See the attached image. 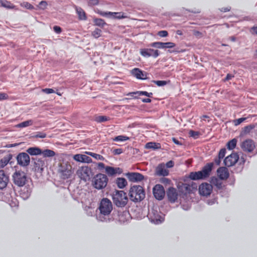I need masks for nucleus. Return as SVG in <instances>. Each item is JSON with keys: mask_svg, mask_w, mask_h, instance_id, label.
<instances>
[{"mask_svg": "<svg viewBox=\"0 0 257 257\" xmlns=\"http://www.w3.org/2000/svg\"><path fill=\"white\" fill-rule=\"evenodd\" d=\"M128 196L131 201L134 202H140L145 198V192L141 186L134 185L129 190Z\"/></svg>", "mask_w": 257, "mask_h": 257, "instance_id": "1", "label": "nucleus"}, {"mask_svg": "<svg viewBox=\"0 0 257 257\" xmlns=\"http://www.w3.org/2000/svg\"><path fill=\"white\" fill-rule=\"evenodd\" d=\"M213 165L212 163H208L203 168L201 171L191 172L189 178L193 180L205 179L210 175Z\"/></svg>", "mask_w": 257, "mask_h": 257, "instance_id": "2", "label": "nucleus"}, {"mask_svg": "<svg viewBox=\"0 0 257 257\" xmlns=\"http://www.w3.org/2000/svg\"><path fill=\"white\" fill-rule=\"evenodd\" d=\"M113 203L118 207H123L127 203L128 198L123 191L115 190L112 194Z\"/></svg>", "mask_w": 257, "mask_h": 257, "instance_id": "3", "label": "nucleus"}, {"mask_svg": "<svg viewBox=\"0 0 257 257\" xmlns=\"http://www.w3.org/2000/svg\"><path fill=\"white\" fill-rule=\"evenodd\" d=\"M14 184L18 187L24 186L27 181L26 173L21 170H16L12 175Z\"/></svg>", "mask_w": 257, "mask_h": 257, "instance_id": "4", "label": "nucleus"}, {"mask_svg": "<svg viewBox=\"0 0 257 257\" xmlns=\"http://www.w3.org/2000/svg\"><path fill=\"white\" fill-rule=\"evenodd\" d=\"M92 182L95 188L98 190L102 189L106 186L108 178L105 175L99 173L94 177Z\"/></svg>", "mask_w": 257, "mask_h": 257, "instance_id": "5", "label": "nucleus"}, {"mask_svg": "<svg viewBox=\"0 0 257 257\" xmlns=\"http://www.w3.org/2000/svg\"><path fill=\"white\" fill-rule=\"evenodd\" d=\"M99 209L100 215H109L112 210V204L110 200L106 198H103L100 201Z\"/></svg>", "mask_w": 257, "mask_h": 257, "instance_id": "6", "label": "nucleus"}, {"mask_svg": "<svg viewBox=\"0 0 257 257\" xmlns=\"http://www.w3.org/2000/svg\"><path fill=\"white\" fill-rule=\"evenodd\" d=\"M58 171L61 174V178L63 179L70 178L73 173L71 165L68 163H63L61 164Z\"/></svg>", "mask_w": 257, "mask_h": 257, "instance_id": "7", "label": "nucleus"}, {"mask_svg": "<svg viewBox=\"0 0 257 257\" xmlns=\"http://www.w3.org/2000/svg\"><path fill=\"white\" fill-rule=\"evenodd\" d=\"M46 160L43 158L36 157L32 158L33 170L37 173H42L46 167Z\"/></svg>", "mask_w": 257, "mask_h": 257, "instance_id": "8", "label": "nucleus"}, {"mask_svg": "<svg viewBox=\"0 0 257 257\" xmlns=\"http://www.w3.org/2000/svg\"><path fill=\"white\" fill-rule=\"evenodd\" d=\"M92 171L90 168L87 166L82 167L78 169L76 174L78 176L85 181H88L90 178Z\"/></svg>", "mask_w": 257, "mask_h": 257, "instance_id": "9", "label": "nucleus"}, {"mask_svg": "<svg viewBox=\"0 0 257 257\" xmlns=\"http://www.w3.org/2000/svg\"><path fill=\"white\" fill-rule=\"evenodd\" d=\"M212 186L207 183L201 184L199 187V192L200 194L204 196H209L212 191Z\"/></svg>", "mask_w": 257, "mask_h": 257, "instance_id": "10", "label": "nucleus"}, {"mask_svg": "<svg viewBox=\"0 0 257 257\" xmlns=\"http://www.w3.org/2000/svg\"><path fill=\"white\" fill-rule=\"evenodd\" d=\"M149 216L150 221L155 224L161 223L164 220V218L160 215L159 212L153 209L149 212Z\"/></svg>", "mask_w": 257, "mask_h": 257, "instance_id": "11", "label": "nucleus"}, {"mask_svg": "<svg viewBox=\"0 0 257 257\" xmlns=\"http://www.w3.org/2000/svg\"><path fill=\"white\" fill-rule=\"evenodd\" d=\"M153 191L154 197L159 200L163 199L165 194L164 187L160 184L156 185L153 188Z\"/></svg>", "mask_w": 257, "mask_h": 257, "instance_id": "12", "label": "nucleus"}, {"mask_svg": "<svg viewBox=\"0 0 257 257\" xmlns=\"http://www.w3.org/2000/svg\"><path fill=\"white\" fill-rule=\"evenodd\" d=\"M17 159L18 164L22 166L26 167L30 164V159L27 153H22L19 154Z\"/></svg>", "mask_w": 257, "mask_h": 257, "instance_id": "13", "label": "nucleus"}, {"mask_svg": "<svg viewBox=\"0 0 257 257\" xmlns=\"http://www.w3.org/2000/svg\"><path fill=\"white\" fill-rule=\"evenodd\" d=\"M197 188V184L193 182L191 183H182L180 186V188L182 192L185 193H189L193 190H196Z\"/></svg>", "mask_w": 257, "mask_h": 257, "instance_id": "14", "label": "nucleus"}, {"mask_svg": "<svg viewBox=\"0 0 257 257\" xmlns=\"http://www.w3.org/2000/svg\"><path fill=\"white\" fill-rule=\"evenodd\" d=\"M238 159L239 157L236 154H231L225 158L224 164L228 167L232 166L237 162Z\"/></svg>", "mask_w": 257, "mask_h": 257, "instance_id": "15", "label": "nucleus"}, {"mask_svg": "<svg viewBox=\"0 0 257 257\" xmlns=\"http://www.w3.org/2000/svg\"><path fill=\"white\" fill-rule=\"evenodd\" d=\"M241 147L244 151L251 152L255 148V144L252 140L248 139L242 143Z\"/></svg>", "mask_w": 257, "mask_h": 257, "instance_id": "16", "label": "nucleus"}, {"mask_svg": "<svg viewBox=\"0 0 257 257\" xmlns=\"http://www.w3.org/2000/svg\"><path fill=\"white\" fill-rule=\"evenodd\" d=\"M140 53L143 56L146 57L153 56L156 58L159 55V51L153 49H142Z\"/></svg>", "mask_w": 257, "mask_h": 257, "instance_id": "17", "label": "nucleus"}, {"mask_svg": "<svg viewBox=\"0 0 257 257\" xmlns=\"http://www.w3.org/2000/svg\"><path fill=\"white\" fill-rule=\"evenodd\" d=\"M169 172V170L167 169L164 163L159 164L155 169V175L159 176H168Z\"/></svg>", "mask_w": 257, "mask_h": 257, "instance_id": "18", "label": "nucleus"}, {"mask_svg": "<svg viewBox=\"0 0 257 257\" xmlns=\"http://www.w3.org/2000/svg\"><path fill=\"white\" fill-rule=\"evenodd\" d=\"M168 200L171 203H174L178 198V194L177 190L173 187L169 188L167 191Z\"/></svg>", "mask_w": 257, "mask_h": 257, "instance_id": "19", "label": "nucleus"}, {"mask_svg": "<svg viewBox=\"0 0 257 257\" xmlns=\"http://www.w3.org/2000/svg\"><path fill=\"white\" fill-rule=\"evenodd\" d=\"M150 46L157 48H172L175 47L176 44L173 42H154L150 44Z\"/></svg>", "mask_w": 257, "mask_h": 257, "instance_id": "20", "label": "nucleus"}, {"mask_svg": "<svg viewBox=\"0 0 257 257\" xmlns=\"http://www.w3.org/2000/svg\"><path fill=\"white\" fill-rule=\"evenodd\" d=\"M125 176L130 181L134 182L141 181L144 179V176L139 173H127Z\"/></svg>", "mask_w": 257, "mask_h": 257, "instance_id": "21", "label": "nucleus"}, {"mask_svg": "<svg viewBox=\"0 0 257 257\" xmlns=\"http://www.w3.org/2000/svg\"><path fill=\"white\" fill-rule=\"evenodd\" d=\"M9 176L5 173L4 170H0V189L5 188L9 183Z\"/></svg>", "mask_w": 257, "mask_h": 257, "instance_id": "22", "label": "nucleus"}, {"mask_svg": "<svg viewBox=\"0 0 257 257\" xmlns=\"http://www.w3.org/2000/svg\"><path fill=\"white\" fill-rule=\"evenodd\" d=\"M217 173L220 180H226L229 176L228 171L225 167H220L217 169Z\"/></svg>", "mask_w": 257, "mask_h": 257, "instance_id": "23", "label": "nucleus"}, {"mask_svg": "<svg viewBox=\"0 0 257 257\" xmlns=\"http://www.w3.org/2000/svg\"><path fill=\"white\" fill-rule=\"evenodd\" d=\"M132 74L137 78L140 79H147V73L144 72L139 68H134L132 70Z\"/></svg>", "mask_w": 257, "mask_h": 257, "instance_id": "24", "label": "nucleus"}, {"mask_svg": "<svg viewBox=\"0 0 257 257\" xmlns=\"http://www.w3.org/2000/svg\"><path fill=\"white\" fill-rule=\"evenodd\" d=\"M27 152L31 155H38L42 153V150L37 147L30 148L27 150Z\"/></svg>", "mask_w": 257, "mask_h": 257, "instance_id": "25", "label": "nucleus"}, {"mask_svg": "<svg viewBox=\"0 0 257 257\" xmlns=\"http://www.w3.org/2000/svg\"><path fill=\"white\" fill-rule=\"evenodd\" d=\"M116 184L120 189H123L127 185V182L124 178H117L116 180Z\"/></svg>", "mask_w": 257, "mask_h": 257, "instance_id": "26", "label": "nucleus"}, {"mask_svg": "<svg viewBox=\"0 0 257 257\" xmlns=\"http://www.w3.org/2000/svg\"><path fill=\"white\" fill-rule=\"evenodd\" d=\"M1 6L8 9H15V6L10 2L7 0H0Z\"/></svg>", "mask_w": 257, "mask_h": 257, "instance_id": "27", "label": "nucleus"}, {"mask_svg": "<svg viewBox=\"0 0 257 257\" xmlns=\"http://www.w3.org/2000/svg\"><path fill=\"white\" fill-rule=\"evenodd\" d=\"M76 11L80 20H86V16L85 12L81 8L76 7Z\"/></svg>", "mask_w": 257, "mask_h": 257, "instance_id": "28", "label": "nucleus"}, {"mask_svg": "<svg viewBox=\"0 0 257 257\" xmlns=\"http://www.w3.org/2000/svg\"><path fill=\"white\" fill-rule=\"evenodd\" d=\"M211 183L215 186L218 189H220L222 188V182L220 179H218L216 177H212L210 181Z\"/></svg>", "mask_w": 257, "mask_h": 257, "instance_id": "29", "label": "nucleus"}, {"mask_svg": "<svg viewBox=\"0 0 257 257\" xmlns=\"http://www.w3.org/2000/svg\"><path fill=\"white\" fill-rule=\"evenodd\" d=\"M134 94H138L139 95H145L149 97H151L153 95V93L152 92H148L147 91H136L133 92H130L127 95L133 96Z\"/></svg>", "mask_w": 257, "mask_h": 257, "instance_id": "30", "label": "nucleus"}, {"mask_svg": "<svg viewBox=\"0 0 257 257\" xmlns=\"http://www.w3.org/2000/svg\"><path fill=\"white\" fill-rule=\"evenodd\" d=\"M146 148L147 149H158L161 148V145L159 143H156L154 142H149L146 144Z\"/></svg>", "mask_w": 257, "mask_h": 257, "instance_id": "31", "label": "nucleus"}, {"mask_svg": "<svg viewBox=\"0 0 257 257\" xmlns=\"http://www.w3.org/2000/svg\"><path fill=\"white\" fill-rule=\"evenodd\" d=\"M33 123V121L32 120L30 119L25 121H23L21 123H20L16 125V127L21 128V127H25L30 125H32Z\"/></svg>", "mask_w": 257, "mask_h": 257, "instance_id": "32", "label": "nucleus"}, {"mask_svg": "<svg viewBox=\"0 0 257 257\" xmlns=\"http://www.w3.org/2000/svg\"><path fill=\"white\" fill-rule=\"evenodd\" d=\"M41 154H43L44 157H52L55 155V153L52 150L46 149L43 151H42Z\"/></svg>", "mask_w": 257, "mask_h": 257, "instance_id": "33", "label": "nucleus"}, {"mask_svg": "<svg viewBox=\"0 0 257 257\" xmlns=\"http://www.w3.org/2000/svg\"><path fill=\"white\" fill-rule=\"evenodd\" d=\"M99 14L102 16H110L115 18H120L121 17L120 16V13H113V12H100Z\"/></svg>", "mask_w": 257, "mask_h": 257, "instance_id": "34", "label": "nucleus"}, {"mask_svg": "<svg viewBox=\"0 0 257 257\" xmlns=\"http://www.w3.org/2000/svg\"><path fill=\"white\" fill-rule=\"evenodd\" d=\"M237 140L235 139H233L229 141L227 144V147L229 150L233 149L236 145Z\"/></svg>", "mask_w": 257, "mask_h": 257, "instance_id": "35", "label": "nucleus"}, {"mask_svg": "<svg viewBox=\"0 0 257 257\" xmlns=\"http://www.w3.org/2000/svg\"><path fill=\"white\" fill-rule=\"evenodd\" d=\"M93 22L96 26L100 27H103L104 25H106V23H105L104 21L101 19H94Z\"/></svg>", "mask_w": 257, "mask_h": 257, "instance_id": "36", "label": "nucleus"}, {"mask_svg": "<svg viewBox=\"0 0 257 257\" xmlns=\"http://www.w3.org/2000/svg\"><path fill=\"white\" fill-rule=\"evenodd\" d=\"M109 119L110 118L109 117L103 115L97 116L95 118V120L97 122H102L109 120Z\"/></svg>", "mask_w": 257, "mask_h": 257, "instance_id": "37", "label": "nucleus"}, {"mask_svg": "<svg viewBox=\"0 0 257 257\" xmlns=\"http://www.w3.org/2000/svg\"><path fill=\"white\" fill-rule=\"evenodd\" d=\"M86 154L90 155V156L92 157L93 158H95L96 160H104V157L99 154H95V153H92V152H86Z\"/></svg>", "mask_w": 257, "mask_h": 257, "instance_id": "38", "label": "nucleus"}, {"mask_svg": "<svg viewBox=\"0 0 257 257\" xmlns=\"http://www.w3.org/2000/svg\"><path fill=\"white\" fill-rule=\"evenodd\" d=\"M105 172L109 176H113L115 175V171H114V168L110 167V166H106L105 168Z\"/></svg>", "mask_w": 257, "mask_h": 257, "instance_id": "39", "label": "nucleus"}, {"mask_svg": "<svg viewBox=\"0 0 257 257\" xmlns=\"http://www.w3.org/2000/svg\"><path fill=\"white\" fill-rule=\"evenodd\" d=\"M255 126V124H250L245 126L243 129V134H247L249 133L252 129L254 128Z\"/></svg>", "mask_w": 257, "mask_h": 257, "instance_id": "40", "label": "nucleus"}, {"mask_svg": "<svg viewBox=\"0 0 257 257\" xmlns=\"http://www.w3.org/2000/svg\"><path fill=\"white\" fill-rule=\"evenodd\" d=\"M9 162V159L7 157H4L0 161V168H4L6 166Z\"/></svg>", "mask_w": 257, "mask_h": 257, "instance_id": "41", "label": "nucleus"}, {"mask_svg": "<svg viewBox=\"0 0 257 257\" xmlns=\"http://www.w3.org/2000/svg\"><path fill=\"white\" fill-rule=\"evenodd\" d=\"M129 138L124 136H118L113 139L114 141H125L128 140Z\"/></svg>", "mask_w": 257, "mask_h": 257, "instance_id": "42", "label": "nucleus"}, {"mask_svg": "<svg viewBox=\"0 0 257 257\" xmlns=\"http://www.w3.org/2000/svg\"><path fill=\"white\" fill-rule=\"evenodd\" d=\"M101 31L99 29H95L92 32V35L95 38H98L101 36Z\"/></svg>", "mask_w": 257, "mask_h": 257, "instance_id": "43", "label": "nucleus"}, {"mask_svg": "<svg viewBox=\"0 0 257 257\" xmlns=\"http://www.w3.org/2000/svg\"><path fill=\"white\" fill-rule=\"evenodd\" d=\"M74 160L79 162H83V155L82 154H76L73 156Z\"/></svg>", "mask_w": 257, "mask_h": 257, "instance_id": "44", "label": "nucleus"}, {"mask_svg": "<svg viewBox=\"0 0 257 257\" xmlns=\"http://www.w3.org/2000/svg\"><path fill=\"white\" fill-rule=\"evenodd\" d=\"M189 134L191 137L194 138V139H197L199 135V133L198 132L190 130L189 132Z\"/></svg>", "mask_w": 257, "mask_h": 257, "instance_id": "45", "label": "nucleus"}, {"mask_svg": "<svg viewBox=\"0 0 257 257\" xmlns=\"http://www.w3.org/2000/svg\"><path fill=\"white\" fill-rule=\"evenodd\" d=\"M48 4L46 1H42L39 4V8L41 10H45L46 9Z\"/></svg>", "mask_w": 257, "mask_h": 257, "instance_id": "46", "label": "nucleus"}, {"mask_svg": "<svg viewBox=\"0 0 257 257\" xmlns=\"http://www.w3.org/2000/svg\"><path fill=\"white\" fill-rule=\"evenodd\" d=\"M246 119L245 117H241L233 120V123L235 125H237L242 122Z\"/></svg>", "mask_w": 257, "mask_h": 257, "instance_id": "47", "label": "nucleus"}, {"mask_svg": "<svg viewBox=\"0 0 257 257\" xmlns=\"http://www.w3.org/2000/svg\"><path fill=\"white\" fill-rule=\"evenodd\" d=\"M46 137V134L43 132H38L37 134L34 136L33 137L34 138H45Z\"/></svg>", "mask_w": 257, "mask_h": 257, "instance_id": "48", "label": "nucleus"}, {"mask_svg": "<svg viewBox=\"0 0 257 257\" xmlns=\"http://www.w3.org/2000/svg\"><path fill=\"white\" fill-rule=\"evenodd\" d=\"M154 83H155L156 85H157L159 86H162L164 85H165L167 84V82L166 81H162V80H157V81H153Z\"/></svg>", "mask_w": 257, "mask_h": 257, "instance_id": "49", "label": "nucleus"}, {"mask_svg": "<svg viewBox=\"0 0 257 257\" xmlns=\"http://www.w3.org/2000/svg\"><path fill=\"white\" fill-rule=\"evenodd\" d=\"M226 149L225 148L221 149L218 154V157L223 159L225 155Z\"/></svg>", "mask_w": 257, "mask_h": 257, "instance_id": "50", "label": "nucleus"}, {"mask_svg": "<svg viewBox=\"0 0 257 257\" xmlns=\"http://www.w3.org/2000/svg\"><path fill=\"white\" fill-rule=\"evenodd\" d=\"M158 35L161 37H166L168 35L167 31H160L158 32Z\"/></svg>", "mask_w": 257, "mask_h": 257, "instance_id": "51", "label": "nucleus"}, {"mask_svg": "<svg viewBox=\"0 0 257 257\" xmlns=\"http://www.w3.org/2000/svg\"><path fill=\"white\" fill-rule=\"evenodd\" d=\"M83 162L89 163L92 162L91 159L88 156L85 155H83Z\"/></svg>", "mask_w": 257, "mask_h": 257, "instance_id": "52", "label": "nucleus"}, {"mask_svg": "<svg viewBox=\"0 0 257 257\" xmlns=\"http://www.w3.org/2000/svg\"><path fill=\"white\" fill-rule=\"evenodd\" d=\"M160 182L165 184H168L170 183L171 181L168 178H162L160 179Z\"/></svg>", "mask_w": 257, "mask_h": 257, "instance_id": "53", "label": "nucleus"}, {"mask_svg": "<svg viewBox=\"0 0 257 257\" xmlns=\"http://www.w3.org/2000/svg\"><path fill=\"white\" fill-rule=\"evenodd\" d=\"M193 33V35L198 38H200L202 37V34L198 31L194 30Z\"/></svg>", "mask_w": 257, "mask_h": 257, "instance_id": "54", "label": "nucleus"}, {"mask_svg": "<svg viewBox=\"0 0 257 257\" xmlns=\"http://www.w3.org/2000/svg\"><path fill=\"white\" fill-rule=\"evenodd\" d=\"M42 91H43L44 92H45L47 94H50V93H54V92H55L54 89H53L52 88L43 89H42Z\"/></svg>", "mask_w": 257, "mask_h": 257, "instance_id": "55", "label": "nucleus"}, {"mask_svg": "<svg viewBox=\"0 0 257 257\" xmlns=\"http://www.w3.org/2000/svg\"><path fill=\"white\" fill-rule=\"evenodd\" d=\"M8 98V95L5 93H0V100H6Z\"/></svg>", "mask_w": 257, "mask_h": 257, "instance_id": "56", "label": "nucleus"}, {"mask_svg": "<svg viewBox=\"0 0 257 257\" xmlns=\"http://www.w3.org/2000/svg\"><path fill=\"white\" fill-rule=\"evenodd\" d=\"M112 153L114 155H119L122 153L121 149H116L113 150Z\"/></svg>", "mask_w": 257, "mask_h": 257, "instance_id": "57", "label": "nucleus"}, {"mask_svg": "<svg viewBox=\"0 0 257 257\" xmlns=\"http://www.w3.org/2000/svg\"><path fill=\"white\" fill-rule=\"evenodd\" d=\"M53 30L57 34H60L62 32L61 28L57 26H55L53 27Z\"/></svg>", "mask_w": 257, "mask_h": 257, "instance_id": "58", "label": "nucleus"}, {"mask_svg": "<svg viewBox=\"0 0 257 257\" xmlns=\"http://www.w3.org/2000/svg\"><path fill=\"white\" fill-rule=\"evenodd\" d=\"M99 3L98 0H90L88 2V5L89 6H94L97 5Z\"/></svg>", "mask_w": 257, "mask_h": 257, "instance_id": "59", "label": "nucleus"}, {"mask_svg": "<svg viewBox=\"0 0 257 257\" xmlns=\"http://www.w3.org/2000/svg\"><path fill=\"white\" fill-rule=\"evenodd\" d=\"M174 162L171 160L166 163V164L165 165V166L167 168H172L174 166Z\"/></svg>", "mask_w": 257, "mask_h": 257, "instance_id": "60", "label": "nucleus"}, {"mask_svg": "<svg viewBox=\"0 0 257 257\" xmlns=\"http://www.w3.org/2000/svg\"><path fill=\"white\" fill-rule=\"evenodd\" d=\"M115 174H120L122 173V170L119 168H114Z\"/></svg>", "mask_w": 257, "mask_h": 257, "instance_id": "61", "label": "nucleus"}, {"mask_svg": "<svg viewBox=\"0 0 257 257\" xmlns=\"http://www.w3.org/2000/svg\"><path fill=\"white\" fill-rule=\"evenodd\" d=\"M24 6L28 9H33V6L29 3H25L24 4Z\"/></svg>", "mask_w": 257, "mask_h": 257, "instance_id": "62", "label": "nucleus"}, {"mask_svg": "<svg viewBox=\"0 0 257 257\" xmlns=\"http://www.w3.org/2000/svg\"><path fill=\"white\" fill-rule=\"evenodd\" d=\"M233 77V76L231 74H228L225 78L224 79V81H228V80H230Z\"/></svg>", "mask_w": 257, "mask_h": 257, "instance_id": "63", "label": "nucleus"}, {"mask_svg": "<svg viewBox=\"0 0 257 257\" xmlns=\"http://www.w3.org/2000/svg\"><path fill=\"white\" fill-rule=\"evenodd\" d=\"M172 141L176 145H182V144L178 140H177L175 138H172Z\"/></svg>", "mask_w": 257, "mask_h": 257, "instance_id": "64", "label": "nucleus"}]
</instances>
